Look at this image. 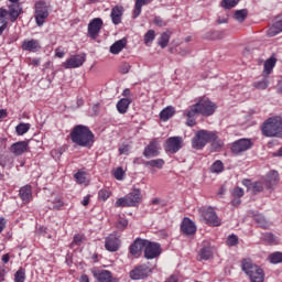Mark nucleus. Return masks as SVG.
<instances>
[{
    "label": "nucleus",
    "mask_w": 282,
    "mask_h": 282,
    "mask_svg": "<svg viewBox=\"0 0 282 282\" xmlns=\"http://www.w3.org/2000/svg\"><path fill=\"white\" fill-rule=\"evenodd\" d=\"M239 243V238L235 235H231L227 238V246H237Z\"/></svg>",
    "instance_id": "603ef678"
},
{
    "label": "nucleus",
    "mask_w": 282,
    "mask_h": 282,
    "mask_svg": "<svg viewBox=\"0 0 282 282\" xmlns=\"http://www.w3.org/2000/svg\"><path fill=\"white\" fill-rule=\"evenodd\" d=\"M144 158H158L160 155V142L156 139L152 140L143 151Z\"/></svg>",
    "instance_id": "f3484780"
},
{
    "label": "nucleus",
    "mask_w": 282,
    "mask_h": 282,
    "mask_svg": "<svg viewBox=\"0 0 282 282\" xmlns=\"http://www.w3.org/2000/svg\"><path fill=\"white\" fill-rule=\"evenodd\" d=\"M75 180H76L77 184H85L87 182V176H86L85 172H77L75 174Z\"/></svg>",
    "instance_id": "de8ad7c7"
},
{
    "label": "nucleus",
    "mask_w": 282,
    "mask_h": 282,
    "mask_svg": "<svg viewBox=\"0 0 282 282\" xmlns=\"http://www.w3.org/2000/svg\"><path fill=\"white\" fill-rule=\"evenodd\" d=\"M267 188H274L279 184V172L271 171L264 177Z\"/></svg>",
    "instance_id": "b1692460"
},
{
    "label": "nucleus",
    "mask_w": 282,
    "mask_h": 282,
    "mask_svg": "<svg viewBox=\"0 0 282 282\" xmlns=\"http://www.w3.org/2000/svg\"><path fill=\"white\" fill-rule=\"evenodd\" d=\"M14 282H25V269L20 268L14 274Z\"/></svg>",
    "instance_id": "37998d69"
},
{
    "label": "nucleus",
    "mask_w": 282,
    "mask_h": 282,
    "mask_svg": "<svg viewBox=\"0 0 282 282\" xmlns=\"http://www.w3.org/2000/svg\"><path fill=\"white\" fill-rule=\"evenodd\" d=\"M93 276L99 282H118V279L113 278L111 271L108 270L93 271Z\"/></svg>",
    "instance_id": "412c9836"
},
{
    "label": "nucleus",
    "mask_w": 282,
    "mask_h": 282,
    "mask_svg": "<svg viewBox=\"0 0 282 282\" xmlns=\"http://www.w3.org/2000/svg\"><path fill=\"white\" fill-rule=\"evenodd\" d=\"M6 281V267L0 265V282Z\"/></svg>",
    "instance_id": "680f3d73"
},
{
    "label": "nucleus",
    "mask_w": 282,
    "mask_h": 282,
    "mask_svg": "<svg viewBox=\"0 0 282 282\" xmlns=\"http://www.w3.org/2000/svg\"><path fill=\"white\" fill-rule=\"evenodd\" d=\"M199 215L205 219V224H208L209 226H221V220L213 207L200 208Z\"/></svg>",
    "instance_id": "6e6552de"
},
{
    "label": "nucleus",
    "mask_w": 282,
    "mask_h": 282,
    "mask_svg": "<svg viewBox=\"0 0 282 282\" xmlns=\"http://www.w3.org/2000/svg\"><path fill=\"white\" fill-rule=\"evenodd\" d=\"M102 30V19L95 18L88 23V36L93 41H96Z\"/></svg>",
    "instance_id": "f8f14e48"
},
{
    "label": "nucleus",
    "mask_w": 282,
    "mask_h": 282,
    "mask_svg": "<svg viewBox=\"0 0 282 282\" xmlns=\"http://www.w3.org/2000/svg\"><path fill=\"white\" fill-rule=\"evenodd\" d=\"M84 240H85V236L75 235L73 239V246H80V243H83Z\"/></svg>",
    "instance_id": "5fc2aeb1"
},
{
    "label": "nucleus",
    "mask_w": 282,
    "mask_h": 282,
    "mask_svg": "<svg viewBox=\"0 0 282 282\" xmlns=\"http://www.w3.org/2000/svg\"><path fill=\"white\" fill-rule=\"evenodd\" d=\"M241 269L249 276L251 282H264L265 281V272L261 267L257 265L250 259H243L241 262Z\"/></svg>",
    "instance_id": "7ed1b4c3"
},
{
    "label": "nucleus",
    "mask_w": 282,
    "mask_h": 282,
    "mask_svg": "<svg viewBox=\"0 0 282 282\" xmlns=\"http://www.w3.org/2000/svg\"><path fill=\"white\" fill-rule=\"evenodd\" d=\"M30 131V123H20L15 127L17 135H25Z\"/></svg>",
    "instance_id": "e433bc0d"
},
{
    "label": "nucleus",
    "mask_w": 282,
    "mask_h": 282,
    "mask_svg": "<svg viewBox=\"0 0 282 282\" xmlns=\"http://www.w3.org/2000/svg\"><path fill=\"white\" fill-rule=\"evenodd\" d=\"M217 109V105L210 101L207 97H204L198 100V102L192 105L187 110H185L184 116L187 117L186 124L187 127H195L197 124V116H213Z\"/></svg>",
    "instance_id": "f257e3e1"
},
{
    "label": "nucleus",
    "mask_w": 282,
    "mask_h": 282,
    "mask_svg": "<svg viewBox=\"0 0 282 282\" xmlns=\"http://www.w3.org/2000/svg\"><path fill=\"white\" fill-rule=\"evenodd\" d=\"M181 231L183 235H186V237H191L197 232V226H195V223L189 218H184L181 224Z\"/></svg>",
    "instance_id": "6ab92c4d"
},
{
    "label": "nucleus",
    "mask_w": 282,
    "mask_h": 282,
    "mask_svg": "<svg viewBox=\"0 0 282 282\" xmlns=\"http://www.w3.org/2000/svg\"><path fill=\"white\" fill-rule=\"evenodd\" d=\"M86 57L83 54L73 55L63 63L65 69H76L83 67L85 64Z\"/></svg>",
    "instance_id": "4468645a"
},
{
    "label": "nucleus",
    "mask_w": 282,
    "mask_h": 282,
    "mask_svg": "<svg viewBox=\"0 0 282 282\" xmlns=\"http://www.w3.org/2000/svg\"><path fill=\"white\" fill-rule=\"evenodd\" d=\"M205 39L208 41H219L224 39V32L221 31H209L205 34Z\"/></svg>",
    "instance_id": "72a5a7b5"
},
{
    "label": "nucleus",
    "mask_w": 282,
    "mask_h": 282,
    "mask_svg": "<svg viewBox=\"0 0 282 282\" xmlns=\"http://www.w3.org/2000/svg\"><path fill=\"white\" fill-rule=\"evenodd\" d=\"M127 47V39H121L110 46V54H119Z\"/></svg>",
    "instance_id": "cd10ccee"
},
{
    "label": "nucleus",
    "mask_w": 282,
    "mask_h": 282,
    "mask_svg": "<svg viewBox=\"0 0 282 282\" xmlns=\"http://www.w3.org/2000/svg\"><path fill=\"white\" fill-rule=\"evenodd\" d=\"M254 143L250 139H239L232 143L231 153H234V155H241V153L250 151Z\"/></svg>",
    "instance_id": "1a4fd4ad"
},
{
    "label": "nucleus",
    "mask_w": 282,
    "mask_h": 282,
    "mask_svg": "<svg viewBox=\"0 0 282 282\" xmlns=\"http://www.w3.org/2000/svg\"><path fill=\"white\" fill-rule=\"evenodd\" d=\"M263 239L264 241H267L268 243H274L275 241V237L273 236L272 232H267L263 235Z\"/></svg>",
    "instance_id": "13d9d810"
},
{
    "label": "nucleus",
    "mask_w": 282,
    "mask_h": 282,
    "mask_svg": "<svg viewBox=\"0 0 282 282\" xmlns=\"http://www.w3.org/2000/svg\"><path fill=\"white\" fill-rule=\"evenodd\" d=\"M122 245V241L120 240V237L117 235H109L106 237L105 240V248L108 250V252H118L120 250V246Z\"/></svg>",
    "instance_id": "2eb2a0df"
},
{
    "label": "nucleus",
    "mask_w": 282,
    "mask_h": 282,
    "mask_svg": "<svg viewBox=\"0 0 282 282\" xmlns=\"http://www.w3.org/2000/svg\"><path fill=\"white\" fill-rule=\"evenodd\" d=\"M145 246H147V240L142 238H137L133 241V243L130 246V254H132L133 257H140Z\"/></svg>",
    "instance_id": "4be33fe9"
},
{
    "label": "nucleus",
    "mask_w": 282,
    "mask_h": 282,
    "mask_svg": "<svg viewBox=\"0 0 282 282\" xmlns=\"http://www.w3.org/2000/svg\"><path fill=\"white\" fill-rule=\"evenodd\" d=\"M213 254H215V247H213L209 241H204L198 253V260L208 261V259L213 258Z\"/></svg>",
    "instance_id": "dca6fc26"
},
{
    "label": "nucleus",
    "mask_w": 282,
    "mask_h": 282,
    "mask_svg": "<svg viewBox=\"0 0 282 282\" xmlns=\"http://www.w3.org/2000/svg\"><path fill=\"white\" fill-rule=\"evenodd\" d=\"M153 272L149 265L147 264H141L132 269L129 273L130 279L132 281H140L142 279H148V276Z\"/></svg>",
    "instance_id": "9b49d317"
},
{
    "label": "nucleus",
    "mask_w": 282,
    "mask_h": 282,
    "mask_svg": "<svg viewBox=\"0 0 282 282\" xmlns=\"http://www.w3.org/2000/svg\"><path fill=\"white\" fill-rule=\"evenodd\" d=\"M6 17H8V10L0 8V25H8Z\"/></svg>",
    "instance_id": "8fccbe9b"
},
{
    "label": "nucleus",
    "mask_w": 282,
    "mask_h": 282,
    "mask_svg": "<svg viewBox=\"0 0 282 282\" xmlns=\"http://www.w3.org/2000/svg\"><path fill=\"white\" fill-rule=\"evenodd\" d=\"M276 34H281V32L276 29V26L273 24L268 31H267V35L272 37V36H276Z\"/></svg>",
    "instance_id": "864d4df0"
},
{
    "label": "nucleus",
    "mask_w": 282,
    "mask_h": 282,
    "mask_svg": "<svg viewBox=\"0 0 282 282\" xmlns=\"http://www.w3.org/2000/svg\"><path fill=\"white\" fill-rule=\"evenodd\" d=\"M184 147V139L182 137H171L165 142V151L167 153H177Z\"/></svg>",
    "instance_id": "ddd939ff"
},
{
    "label": "nucleus",
    "mask_w": 282,
    "mask_h": 282,
    "mask_svg": "<svg viewBox=\"0 0 282 282\" xmlns=\"http://www.w3.org/2000/svg\"><path fill=\"white\" fill-rule=\"evenodd\" d=\"M35 23L39 28L43 26L45 19L50 17V11L47 10V3L43 1H37L35 3Z\"/></svg>",
    "instance_id": "0eeeda50"
},
{
    "label": "nucleus",
    "mask_w": 282,
    "mask_h": 282,
    "mask_svg": "<svg viewBox=\"0 0 282 282\" xmlns=\"http://www.w3.org/2000/svg\"><path fill=\"white\" fill-rule=\"evenodd\" d=\"M70 140L78 147H91L94 144V132L87 126H76L70 132Z\"/></svg>",
    "instance_id": "f03ea898"
},
{
    "label": "nucleus",
    "mask_w": 282,
    "mask_h": 282,
    "mask_svg": "<svg viewBox=\"0 0 282 282\" xmlns=\"http://www.w3.org/2000/svg\"><path fill=\"white\" fill-rule=\"evenodd\" d=\"M270 263H282V253L281 252H274L269 256Z\"/></svg>",
    "instance_id": "c03bdc74"
},
{
    "label": "nucleus",
    "mask_w": 282,
    "mask_h": 282,
    "mask_svg": "<svg viewBox=\"0 0 282 282\" xmlns=\"http://www.w3.org/2000/svg\"><path fill=\"white\" fill-rule=\"evenodd\" d=\"M239 3V0H223L221 7L225 8V10H232L237 4Z\"/></svg>",
    "instance_id": "79ce46f5"
},
{
    "label": "nucleus",
    "mask_w": 282,
    "mask_h": 282,
    "mask_svg": "<svg viewBox=\"0 0 282 282\" xmlns=\"http://www.w3.org/2000/svg\"><path fill=\"white\" fill-rule=\"evenodd\" d=\"M170 41H171V33L169 32L162 33L161 36L159 37L160 47L164 50L169 45Z\"/></svg>",
    "instance_id": "f704fd0d"
},
{
    "label": "nucleus",
    "mask_w": 282,
    "mask_h": 282,
    "mask_svg": "<svg viewBox=\"0 0 282 282\" xmlns=\"http://www.w3.org/2000/svg\"><path fill=\"white\" fill-rule=\"evenodd\" d=\"M212 148L214 151H219L224 147V141L219 140V137H217V132H215V138L210 139Z\"/></svg>",
    "instance_id": "4c0bfd02"
},
{
    "label": "nucleus",
    "mask_w": 282,
    "mask_h": 282,
    "mask_svg": "<svg viewBox=\"0 0 282 282\" xmlns=\"http://www.w3.org/2000/svg\"><path fill=\"white\" fill-rule=\"evenodd\" d=\"M162 254V246L158 242L145 240L144 257L145 259H158Z\"/></svg>",
    "instance_id": "9d476101"
},
{
    "label": "nucleus",
    "mask_w": 282,
    "mask_h": 282,
    "mask_svg": "<svg viewBox=\"0 0 282 282\" xmlns=\"http://www.w3.org/2000/svg\"><path fill=\"white\" fill-rule=\"evenodd\" d=\"M129 69H131V65H129L128 63H124L120 66L121 74H129Z\"/></svg>",
    "instance_id": "052dcab7"
},
{
    "label": "nucleus",
    "mask_w": 282,
    "mask_h": 282,
    "mask_svg": "<svg viewBox=\"0 0 282 282\" xmlns=\"http://www.w3.org/2000/svg\"><path fill=\"white\" fill-rule=\"evenodd\" d=\"M276 93L282 96V79H280V80L278 82V85H276Z\"/></svg>",
    "instance_id": "338daca9"
},
{
    "label": "nucleus",
    "mask_w": 282,
    "mask_h": 282,
    "mask_svg": "<svg viewBox=\"0 0 282 282\" xmlns=\"http://www.w3.org/2000/svg\"><path fill=\"white\" fill-rule=\"evenodd\" d=\"M30 150V143L28 141H18L10 147L11 153L19 158L20 155H23V153L28 152Z\"/></svg>",
    "instance_id": "a211bd4d"
},
{
    "label": "nucleus",
    "mask_w": 282,
    "mask_h": 282,
    "mask_svg": "<svg viewBox=\"0 0 282 282\" xmlns=\"http://www.w3.org/2000/svg\"><path fill=\"white\" fill-rule=\"evenodd\" d=\"M113 175L119 181L123 180V177H124V170H122V167H117L115 173H113Z\"/></svg>",
    "instance_id": "6e6d98bb"
},
{
    "label": "nucleus",
    "mask_w": 282,
    "mask_h": 282,
    "mask_svg": "<svg viewBox=\"0 0 282 282\" xmlns=\"http://www.w3.org/2000/svg\"><path fill=\"white\" fill-rule=\"evenodd\" d=\"M210 173H224V162L217 160L210 166Z\"/></svg>",
    "instance_id": "58836bf2"
},
{
    "label": "nucleus",
    "mask_w": 282,
    "mask_h": 282,
    "mask_svg": "<svg viewBox=\"0 0 282 282\" xmlns=\"http://www.w3.org/2000/svg\"><path fill=\"white\" fill-rule=\"evenodd\" d=\"M127 226H129V220L124 219V218H120L117 221V228L119 230H124L127 228Z\"/></svg>",
    "instance_id": "3c124183"
},
{
    "label": "nucleus",
    "mask_w": 282,
    "mask_h": 282,
    "mask_svg": "<svg viewBox=\"0 0 282 282\" xmlns=\"http://www.w3.org/2000/svg\"><path fill=\"white\" fill-rule=\"evenodd\" d=\"M144 166H147V169H163L164 160L155 159V160L145 161Z\"/></svg>",
    "instance_id": "473e14b6"
},
{
    "label": "nucleus",
    "mask_w": 282,
    "mask_h": 282,
    "mask_svg": "<svg viewBox=\"0 0 282 282\" xmlns=\"http://www.w3.org/2000/svg\"><path fill=\"white\" fill-rule=\"evenodd\" d=\"M180 281V279L177 278V275H171L170 278H167L164 282H177Z\"/></svg>",
    "instance_id": "69168bd1"
},
{
    "label": "nucleus",
    "mask_w": 282,
    "mask_h": 282,
    "mask_svg": "<svg viewBox=\"0 0 282 282\" xmlns=\"http://www.w3.org/2000/svg\"><path fill=\"white\" fill-rule=\"evenodd\" d=\"M262 133L265 138H281L282 137V118L271 117L262 124Z\"/></svg>",
    "instance_id": "20e7f679"
},
{
    "label": "nucleus",
    "mask_w": 282,
    "mask_h": 282,
    "mask_svg": "<svg viewBox=\"0 0 282 282\" xmlns=\"http://www.w3.org/2000/svg\"><path fill=\"white\" fill-rule=\"evenodd\" d=\"M213 139H215V131L198 130L192 139V147L196 150L204 149Z\"/></svg>",
    "instance_id": "423d86ee"
},
{
    "label": "nucleus",
    "mask_w": 282,
    "mask_h": 282,
    "mask_svg": "<svg viewBox=\"0 0 282 282\" xmlns=\"http://www.w3.org/2000/svg\"><path fill=\"white\" fill-rule=\"evenodd\" d=\"M154 24H156L159 28H164V26H166V21H164L160 17H155L154 18Z\"/></svg>",
    "instance_id": "bf43d9fd"
},
{
    "label": "nucleus",
    "mask_w": 282,
    "mask_h": 282,
    "mask_svg": "<svg viewBox=\"0 0 282 282\" xmlns=\"http://www.w3.org/2000/svg\"><path fill=\"white\" fill-rule=\"evenodd\" d=\"M9 10H7L11 22L14 23V21H17L19 19V17L21 15V13L23 12V9L21 8V3L19 2H10L8 4Z\"/></svg>",
    "instance_id": "aec40b11"
},
{
    "label": "nucleus",
    "mask_w": 282,
    "mask_h": 282,
    "mask_svg": "<svg viewBox=\"0 0 282 282\" xmlns=\"http://www.w3.org/2000/svg\"><path fill=\"white\" fill-rule=\"evenodd\" d=\"M63 206H65V203H63V199H61L59 197H56L53 200V210H61Z\"/></svg>",
    "instance_id": "09e8293b"
},
{
    "label": "nucleus",
    "mask_w": 282,
    "mask_h": 282,
    "mask_svg": "<svg viewBox=\"0 0 282 282\" xmlns=\"http://www.w3.org/2000/svg\"><path fill=\"white\" fill-rule=\"evenodd\" d=\"M251 191L254 195H257V193H262L263 191V183L261 182H253L251 184Z\"/></svg>",
    "instance_id": "49530a36"
},
{
    "label": "nucleus",
    "mask_w": 282,
    "mask_h": 282,
    "mask_svg": "<svg viewBox=\"0 0 282 282\" xmlns=\"http://www.w3.org/2000/svg\"><path fill=\"white\" fill-rule=\"evenodd\" d=\"M122 14H124V7L116 6L111 9L110 19L113 25H120L122 23Z\"/></svg>",
    "instance_id": "5701e85b"
},
{
    "label": "nucleus",
    "mask_w": 282,
    "mask_h": 282,
    "mask_svg": "<svg viewBox=\"0 0 282 282\" xmlns=\"http://www.w3.org/2000/svg\"><path fill=\"white\" fill-rule=\"evenodd\" d=\"M275 65H276V57H274V56L268 58L264 62V68L262 72L263 78H268V76H270L272 74V69H274Z\"/></svg>",
    "instance_id": "a878e982"
},
{
    "label": "nucleus",
    "mask_w": 282,
    "mask_h": 282,
    "mask_svg": "<svg viewBox=\"0 0 282 282\" xmlns=\"http://www.w3.org/2000/svg\"><path fill=\"white\" fill-rule=\"evenodd\" d=\"M155 41V31L149 30L144 35L145 45H151Z\"/></svg>",
    "instance_id": "ea45409f"
},
{
    "label": "nucleus",
    "mask_w": 282,
    "mask_h": 282,
    "mask_svg": "<svg viewBox=\"0 0 282 282\" xmlns=\"http://www.w3.org/2000/svg\"><path fill=\"white\" fill-rule=\"evenodd\" d=\"M243 194H245V192H243V188H241V187H236L232 189V197L241 198V197H243Z\"/></svg>",
    "instance_id": "4d7b16f0"
},
{
    "label": "nucleus",
    "mask_w": 282,
    "mask_h": 282,
    "mask_svg": "<svg viewBox=\"0 0 282 282\" xmlns=\"http://www.w3.org/2000/svg\"><path fill=\"white\" fill-rule=\"evenodd\" d=\"M153 0H135L134 4V11H133V19H138L140 14H142V7L143 6H149Z\"/></svg>",
    "instance_id": "c756f323"
},
{
    "label": "nucleus",
    "mask_w": 282,
    "mask_h": 282,
    "mask_svg": "<svg viewBox=\"0 0 282 282\" xmlns=\"http://www.w3.org/2000/svg\"><path fill=\"white\" fill-rule=\"evenodd\" d=\"M55 56H57V58H63L65 56V51L57 48L55 51Z\"/></svg>",
    "instance_id": "e2e57ef3"
},
{
    "label": "nucleus",
    "mask_w": 282,
    "mask_h": 282,
    "mask_svg": "<svg viewBox=\"0 0 282 282\" xmlns=\"http://www.w3.org/2000/svg\"><path fill=\"white\" fill-rule=\"evenodd\" d=\"M234 19H236V21L239 23H243L245 19H248V9L235 11Z\"/></svg>",
    "instance_id": "c9c22d12"
},
{
    "label": "nucleus",
    "mask_w": 282,
    "mask_h": 282,
    "mask_svg": "<svg viewBox=\"0 0 282 282\" xmlns=\"http://www.w3.org/2000/svg\"><path fill=\"white\" fill-rule=\"evenodd\" d=\"M268 85H270L268 77H264L262 80L253 83V87H256V89H268Z\"/></svg>",
    "instance_id": "a19ab883"
},
{
    "label": "nucleus",
    "mask_w": 282,
    "mask_h": 282,
    "mask_svg": "<svg viewBox=\"0 0 282 282\" xmlns=\"http://www.w3.org/2000/svg\"><path fill=\"white\" fill-rule=\"evenodd\" d=\"M273 25L276 28L278 32H282V20L276 21Z\"/></svg>",
    "instance_id": "774afa93"
},
{
    "label": "nucleus",
    "mask_w": 282,
    "mask_h": 282,
    "mask_svg": "<svg viewBox=\"0 0 282 282\" xmlns=\"http://www.w3.org/2000/svg\"><path fill=\"white\" fill-rule=\"evenodd\" d=\"M129 105H131V99L122 98L117 102V110L119 113H127L129 111Z\"/></svg>",
    "instance_id": "7c9ffc66"
},
{
    "label": "nucleus",
    "mask_w": 282,
    "mask_h": 282,
    "mask_svg": "<svg viewBox=\"0 0 282 282\" xmlns=\"http://www.w3.org/2000/svg\"><path fill=\"white\" fill-rule=\"evenodd\" d=\"M19 196L22 199L23 204H30V200L32 199V186L25 185L21 187Z\"/></svg>",
    "instance_id": "bb28decb"
},
{
    "label": "nucleus",
    "mask_w": 282,
    "mask_h": 282,
    "mask_svg": "<svg viewBox=\"0 0 282 282\" xmlns=\"http://www.w3.org/2000/svg\"><path fill=\"white\" fill-rule=\"evenodd\" d=\"M253 219L260 226V228H268L270 226V220L265 219L263 214L256 213L253 214Z\"/></svg>",
    "instance_id": "2f4dec72"
},
{
    "label": "nucleus",
    "mask_w": 282,
    "mask_h": 282,
    "mask_svg": "<svg viewBox=\"0 0 282 282\" xmlns=\"http://www.w3.org/2000/svg\"><path fill=\"white\" fill-rule=\"evenodd\" d=\"M175 116V108L173 106H167L160 112V118L163 122L171 120Z\"/></svg>",
    "instance_id": "c85d7f7f"
},
{
    "label": "nucleus",
    "mask_w": 282,
    "mask_h": 282,
    "mask_svg": "<svg viewBox=\"0 0 282 282\" xmlns=\"http://www.w3.org/2000/svg\"><path fill=\"white\" fill-rule=\"evenodd\" d=\"M98 197L101 202H107L111 197V192L109 189H100Z\"/></svg>",
    "instance_id": "a18cd8bd"
},
{
    "label": "nucleus",
    "mask_w": 282,
    "mask_h": 282,
    "mask_svg": "<svg viewBox=\"0 0 282 282\" xmlns=\"http://www.w3.org/2000/svg\"><path fill=\"white\" fill-rule=\"evenodd\" d=\"M142 202V192L134 188L131 193L116 200L115 206L117 208H128L138 206Z\"/></svg>",
    "instance_id": "39448f33"
},
{
    "label": "nucleus",
    "mask_w": 282,
    "mask_h": 282,
    "mask_svg": "<svg viewBox=\"0 0 282 282\" xmlns=\"http://www.w3.org/2000/svg\"><path fill=\"white\" fill-rule=\"evenodd\" d=\"M22 50H24V52H39L41 50V44L39 43V40H25L22 43Z\"/></svg>",
    "instance_id": "393cba45"
},
{
    "label": "nucleus",
    "mask_w": 282,
    "mask_h": 282,
    "mask_svg": "<svg viewBox=\"0 0 282 282\" xmlns=\"http://www.w3.org/2000/svg\"><path fill=\"white\" fill-rule=\"evenodd\" d=\"M243 186L248 187V191H251L252 184L250 180H243L242 181Z\"/></svg>",
    "instance_id": "0e129e2a"
}]
</instances>
